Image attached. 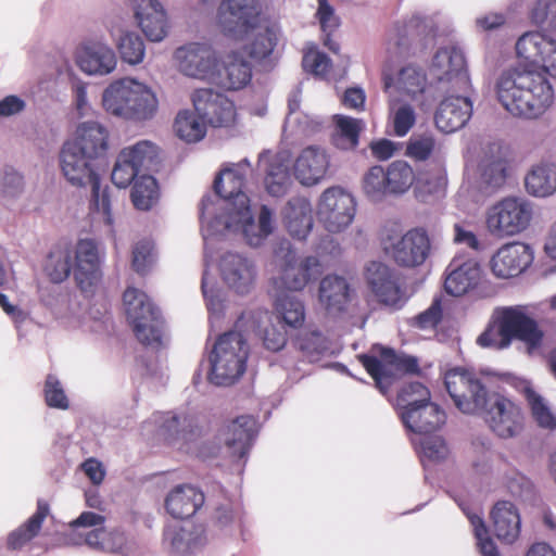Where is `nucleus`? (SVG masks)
<instances>
[{"instance_id": "f257e3e1", "label": "nucleus", "mask_w": 556, "mask_h": 556, "mask_svg": "<svg viewBox=\"0 0 556 556\" xmlns=\"http://www.w3.org/2000/svg\"><path fill=\"white\" fill-rule=\"evenodd\" d=\"M217 25L220 31L235 40H243L254 35L242 48L252 60H264L277 45L273 28L261 27L262 8L257 0H223L217 9Z\"/></svg>"}, {"instance_id": "f03ea898", "label": "nucleus", "mask_w": 556, "mask_h": 556, "mask_svg": "<svg viewBox=\"0 0 556 556\" xmlns=\"http://www.w3.org/2000/svg\"><path fill=\"white\" fill-rule=\"evenodd\" d=\"M104 110L117 117L142 122L154 116L157 99L144 84L122 78L110 84L102 93Z\"/></svg>"}, {"instance_id": "7ed1b4c3", "label": "nucleus", "mask_w": 556, "mask_h": 556, "mask_svg": "<svg viewBox=\"0 0 556 556\" xmlns=\"http://www.w3.org/2000/svg\"><path fill=\"white\" fill-rule=\"evenodd\" d=\"M96 159L91 155L77 151L75 144H63L60 153L61 169L65 178L73 186H91V203L90 208L100 213L106 225L113 224L111 212V194L109 187L101 188L100 177L94 172L92 161Z\"/></svg>"}, {"instance_id": "20e7f679", "label": "nucleus", "mask_w": 556, "mask_h": 556, "mask_svg": "<svg viewBox=\"0 0 556 556\" xmlns=\"http://www.w3.org/2000/svg\"><path fill=\"white\" fill-rule=\"evenodd\" d=\"M249 345L242 333L228 331L218 337L210 355L208 378L217 386L233 383L245 371Z\"/></svg>"}, {"instance_id": "39448f33", "label": "nucleus", "mask_w": 556, "mask_h": 556, "mask_svg": "<svg viewBox=\"0 0 556 556\" xmlns=\"http://www.w3.org/2000/svg\"><path fill=\"white\" fill-rule=\"evenodd\" d=\"M277 269L275 285L290 291H301L323 274V265L315 256L299 257L288 240H281L274 249Z\"/></svg>"}, {"instance_id": "423d86ee", "label": "nucleus", "mask_w": 556, "mask_h": 556, "mask_svg": "<svg viewBox=\"0 0 556 556\" xmlns=\"http://www.w3.org/2000/svg\"><path fill=\"white\" fill-rule=\"evenodd\" d=\"M123 302L129 324L138 341L147 346L160 345L164 320L160 309L148 294L137 288L128 287Z\"/></svg>"}, {"instance_id": "0eeeda50", "label": "nucleus", "mask_w": 556, "mask_h": 556, "mask_svg": "<svg viewBox=\"0 0 556 556\" xmlns=\"http://www.w3.org/2000/svg\"><path fill=\"white\" fill-rule=\"evenodd\" d=\"M357 358L382 394H387L397 378L420 374L417 357L397 353L392 348L379 346L378 356L361 354Z\"/></svg>"}, {"instance_id": "6e6552de", "label": "nucleus", "mask_w": 556, "mask_h": 556, "mask_svg": "<svg viewBox=\"0 0 556 556\" xmlns=\"http://www.w3.org/2000/svg\"><path fill=\"white\" fill-rule=\"evenodd\" d=\"M444 387L454 405L464 414H478L486 406L488 389L472 371L459 367L447 370Z\"/></svg>"}, {"instance_id": "1a4fd4ad", "label": "nucleus", "mask_w": 556, "mask_h": 556, "mask_svg": "<svg viewBox=\"0 0 556 556\" xmlns=\"http://www.w3.org/2000/svg\"><path fill=\"white\" fill-rule=\"evenodd\" d=\"M521 340V306L496 307L476 343L483 349L505 350Z\"/></svg>"}, {"instance_id": "9d476101", "label": "nucleus", "mask_w": 556, "mask_h": 556, "mask_svg": "<svg viewBox=\"0 0 556 556\" xmlns=\"http://www.w3.org/2000/svg\"><path fill=\"white\" fill-rule=\"evenodd\" d=\"M157 156V147L148 140L124 148L114 164L111 174L112 182L118 188H127L139 177L141 168L149 169L156 163Z\"/></svg>"}, {"instance_id": "9b49d317", "label": "nucleus", "mask_w": 556, "mask_h": 556, "mask_svg": "<svg viewBox=\"0 0 556 556\" xmlns=\"http://www.w3.org/2000/svg\"><path fill=\"white\" fill-rule=\"evenodd\" d=\"M356 202L353 195L341 187L326 189L317 205L319 222L329 232H340L354 219Z\"/></svg>"}, {"instance_id": "f8f14e48", "label": "nucleus", "mask_w": 556, "mask_h": 556, "mask_svg": "<svg viewBox=\"0 0 556 556\" xmlns=\"http://www.w3.org/2000/svg\"><path fill=\"white\" fill-rule=\"evenodd\" d=\"M249 170L250 164L247 160H243L231 167L220 170L214 180L213 188L215 193L230 202V216L236 214L244 219H251L250 199L243 192Z\"/></svg>"}, {"instance_id": "ddd939ff", "label": "nucleus", "mask_w": 556, "mask_h": 556, "mask_svg": "<svg viewBox=\"0 0 556 556\" xmlns=\"http://www.w3.org/2000/svg\"><path fill=\"white\" fill-rule=\"evenodd\" d=\"M556 78V40L542 31L523 33V72Z\"/></svg>"}, {"instance_id": "4468645a", "label": "nucleus", "mask_w": 556, "mask_h": 556, "mask_svg": "<svg viewBox=\"0 0 556 556\" xmlns=\"http://www.w3.org/2000/svg\"><path fill=\"white\" fill-rule=\"evenodd\" d=\"M195 112L208 126L230 127L236 122V108L225 94L212 89H197L192 94Z\"/></svg>"}, {"instance_id": "2eb2a0df", "label": "nucleus", "mask_w": 556, "mask_h": 556, "mask_svg": "<svg viewBox=\"0 0 556 556\" xmlns=\"http://www.w3.org/2000/svg\"><path fill=\"white\" fill-rule=\"evenodd\" d=\"M179 70L187 76L213 83L218 67L215 50L208 43L191 42L175 52Z\"/></svg>"}, {"instance_id": "dca6fc26", "label": "nucleus", "mask_w": 556, "mask_h": 556, "mask_svg": "<svg viewBox=\"0 0 556 556\" xmlns=\"http://www.w3.org/2000/svg\"><path fill=\"white\" fill-rule=\"evenodd\" d=\"M485 420L492 431L501 438H511L521 429L520 407L507 396L495 393L489 396L485 408Z\"/></svg>"}, {"instance_id": "f3484780", "label": "nucleus", "mask_w": 556, "mask_h": 556, "mask_svg": "<svg viewBox=\"0 0 556 556\" xmlns=\"http://www.w3.org/2000/svg\"><path fill=\"white\" fill-rule=\"evenodd\" d=\"M431 72L439 81L452 84L456 91L466 92L470 89L464 53L455 47H444L435 52Z\"/></svg>"}, {"instance_id": "a211bd4d", "label": "nucleus", "mask_w": 556, "mask_h": 556, "mask_svg": "<svg viewBox=\"0 0 556 556\" xmlns=\"http://www.w3.org/2000/svg\"><path fill=\"white\" fill-rule=\"evenodd\" d=\"M74 277L78 288L92 292L102 279L101 258L98 243L92 239H80L75 248Z\"/></svg>"}, {"instance_id": "6ab92c4d", "label": "nucleus", "mask_w": 556, "mask_h": 556, "mask_svg": "<svg viewBox=\"0 0 556 556\" xmlns=\"http://www.w3.org/2000/svg\"><path fill=\"white\" fill-rule=\"evenodd\" d=\"M548 78L539 72H523V118H539L552 106L554 89Z\"/></svg>"}, {"instance_id": "aec40b11", "label": "nucleus", "mask_w": 556, "mask_h": 556, "mask_svg": "<svg viewBox=\"0 0 556 556\" xmlns=\"http://www.w3.org/2000/svg\"><path fill=\"white\" fill-rule=\"evenodd\" d=\"M384 250L401 267H417L425 263L430 252V240L422 229H410Z\"/></svg>"}, {"instance_id": "412c9836", "label": "nucleus", "mask_w": 556, "mask_h": 556, "mask_svg": "<svg viewBox=\"0 0 556 556\" xmlns=\"http://www.w3.org/2000/svg\"><path fill=\"white\" fill-rule=\"evenodd\" d=\"M367 282L381 304L393 308H400L404 304V291L389 266L380 262H371L367 267Z\"/></svg>"}, {"instance_id": "4be33fe9", "label": "nucleus", "mask_w": 556, "mask_h": 556, "mask_svg": "<svg viewBox=\"0 0 556 556\" xmlns=\"http://www.w3.org/2000/svg\"><path fill=\"white\" fill-rule=\"evenodd\" d=\"M481 277L482 269L476 260L455 256L446 267L444 289L451 295L462 296L473 290Z\"/></svg>"}, {"instance_id": "5701e85b", "label": "nucleus", "mask_w": 556, "mask_h": 556, "mask_svg": "<svg viewBox=\"0 0 556 556\" xmlns=\"http://www.w3.org/2000/svg\"><path fill=\"white\" fill-rule=\"evenodd\" d=\"M472 115V103L468 91L445 97L434 115L437 127L446 134L462 129Z\"/></svg>"}, {"instance_id": "b1692460", "label": "nucleus", "mask_w": 556, "mask_h": 556, "mask_svg": "<svg viewBox=\"0 0 556 556\" xmlns=\"http://www.w3.org/2000/svg\"><path fill=\"white\" fill-rule=\"evenodd\" d=\"M489 231L500 238L517 235L521 231V201L518 198H505L493 205L486 216Z\"/></svg>"}, {"instance_id": "393cba45", "label": "nucleus", "mask_w": 556, "mask_h": 556, "mask_svg": "<svg viewBox=\"0 0 556 556\" xmlns=\"http://www.w3.org/2000/svg\"><path fill=\"white\" fill-rule=\"evenodd\" d=\"M220 274L224 281L237 293H248L255 280V265L247 257L228 252L220 260Z\"/></svg>"}, {"instance_id": "a878e982", "label": "nucleus", "mask_w": 556, "mask_h": 556, "mask_svg": "<svg viewBox=\"0 0 556 556\" xmlns=\"http://www.w3.org/2000/svg\"><path fill=\"white\" fill-rule=\"evenodd\" d=\"M240 50L229 52L216 67L213 83L219 87L237 90L248 85L252 77V67Z\"/></svg>"}, {"instance_id": "bb28decb", "label": "nucleus", "mask_w": 556, "mask_h": 556, "mask_svg": "<svg viewBox=\"0 0 556 556\" xmlns=\"http://www.w3.org/2000/svg\"><path fill=\"white\" fill-rule=\"evenodd\" d=\"M135 17L138 26L151 40L159 42L163 40L168 30L167 14L157 0H135Z\"/></svg>"}, {"instance_id": "cd10ccee", "label": "nucleus", "mask_w": 556, "mask_h": 556, "mask_svg": "<svg viewBox=\"0 0 556 556\" xmlns=\"http://www.w3.org/2000/svg\"><path fill=\"white\" fill-rule=\"evenodd\" d=\"M401 419L409 431L417 434H431L439 430L446 419L445 412L431 400L418 407L401 412Z\"/></svg>"}, {"instance_id": "c85d7f7f", "label": "nucleus", "mask_w": 556, "mask_h": 556, "mask_svg": "<svg viewBox=\"0 0 556 556\" xmlns=\"http://www.w3.org/2000/svg\"><path fill=\"white\" fill-rule=\"evenodd\" d=\"M329 164V156L324 149L307 147L295 160L294 176L302 185L314 186L326 177Z\"/></svg>"}, {"instance_id": "c756f323", "label": "nucleus", "mask_w": 556, "mask_h": 556, "mask_svg": "<svg viewBox=\"0 0 556 556\" xmlns=\"http://www.w3.org/2000/svg\"><path fill=\"white\" fill-rule=\"evenodd\" d=\"M224 441L235 459L244 458L256 435V419L253 416H240L223 430Z\"/></svg>"}, {"instance_id": "7c9ffc66", "label": "nucleus", "mask_w": 556, "mask_h": 556, "mask_svg": "<svg viewBox=\"0 0 556 556\" xmlns=\"http://www.w3.org/2000/svg\"><path fill=\"white\" fill-rule=\"evenodd\" d=\"M205 502L204 493L188 483L178 484L167 494L164 506L175 519H188L197 514Z\"/></svg>"}, {"instance_id": "2f4dec72", "label": "nucleus", "mask_w": 556, "mask_h": 556, "mask_svg": "<svg viewBox=\"0 0 556 556\" xmlns=\"http://www.w3.org/2000/svg\"><path fill=\"white\" fill-rule=\"evenodd\" d=\"M156 422L159 424L157 435L167 444L179 440L191 441L200 434L195 418L188 414L162 413Z\"/></svg>"}, {"instance_id": "473e14b6", "label": "nucleus", "mask_w": 556, "mask_h": 556, "mask_svg": "<svg viewBox=\"0 0 556 556\" xmlns=\"http://www.w3.org/2000/svg\"><path fill=\"white\" fill-rule=\"evenodd\" d=\"M437 30L431 18L413 15L395 24V46L401 52L408 49L415 42L425 46L428 38L433 39L435 37Z\"/></svg>"}, {"instance_id": "72a5a7b5", "label": "nucleus", "mask_w": 556, "mask_h": 556, "mask_svg": "<svg viewBox=\"0 0 556 556\" xmlns=\"http://www.w3.org/2000/svg\"><path fill=\"white\" fill-rule=\"evenodd\" d=\"M282 222L288 232L299 240H303L313 227L312 205L303 197L291 198L282 212Z\"/></svg>"}, {"instance_id": "f704fd0d", "label": "nucleus", "mask_w": 556, "mask_h": 556, "mask_svg": "<svg viewBox=\"0 0 556 556\" xmlns=\"http://www.w3.org/2000/svg\"><path fill=\"white\" fill-rule=\"evenodd\" d=\"M108 131L102 125L96 122H85L76 128L74 137L64 144H75L77 151L98 159L108 150Z\"/></svg>"}, {"instance_id": "c9c22d12", "label": "nucleus", "mask_w": 556, "mask_h": 556, "mask_svg": "<svg viewBox=\"0 0 556 556\" xmlns=\"http://www.w3.org/2000/svg\"><path fill=\"white\" fill-rule=\"evenodd\" d=\"M77 59L81 71L88 74H109L116 66L114 51L101 42H91L83 46Z\"/></svg>"}, {"instance_id": "e433bc0d", "label": "nucleus", "mask_w": 556, "mask_h": 556, "mask_svg": "<svg viewBox=\"0 0 556 556\" xmlns=\"http://www.w3.org/2000/svg\"><path fill=\"white\" fill-rule=\"evenodd\" d=\"M491 517L494 533L498 540L513 543L518 539L521 518L513 503L508 501L497 502L491 511Z\"/></svg>"}, {"instance_id": "4c0bfd02", "label": "nucleus", "mask_w": 556, "mask_h": 556, "mask_svg": "<svg viewBox=\"0 0 556 556\" xmlns=\"http://www.w3.org/2000/svg\"><path fill=\"white\" fill-rule=\"evenodd\" d=\"M49 514V503L46 500L39 498L36 511L18 528L9 533L7 538L8 548L18 551L27 545L39 534L42 523Z\"/></svg>"}, {"instance_id": "58836bf2", "label": "nucleus", "mask_w": 556, "mask_h": 556, "mask_svg": "<svg viewBox=\"0 0 556 556\" xmlns=\"http://www.w3.org/2000/svg\"><path fill=\"white\" fill-rule=\"evenodd\" d=\"M318 298L328 312H342L350 301V286L345 278L328 275L320 281Z\"/></svg>"}, {"instance_id": "ea45409f", "label": "nucleus", "mask_w": 556, "mask_h": 556, "mask_svg": "<svg viewBox=\"0 0 556 556\" xmlns=\"http://www.w3.org/2000/svg\"><path fill=\"white\" fill-rule=\"evenodd\" d=\"M521 71L515 66L504 71L496 85L497 99L513 116H521Z\"/></svg>"}, {"instance_id": "a19ab883", "label": "nucleus", "mask_w": 556, "mask_h": 556, "mask_svg": "<svg viewBox=\"0 0 556 556\" xmlns=\"http://www.w3.org/2000/svg\"><path fill=\"white\" fill-rule=\"evenodd\" d=\"M392 86H394L399 92L414 99L425 92L427 75L421 67L407 65L399 71L395 79L391 75H383L384 91H388Z\"/></svg>"}, {"instance_id": "79ce46f5", "label": "nucleus", "mask_w": 556, "mask_h": 556, "mask_svg": "<svg viewBox=\"0 0 556 556\" xmlns=\"http://www.w3.org/2000/svg\"><path fill=\"white\" fill-rule=\"evenodd\" d=\"M527 191L536 198H546L556 192V164L540 163L531 167L523 178Z\"/></svg>"}, {"instance_id": "37998d69", "label": "nucleus", "mask_w": 556, "mask_h": 556, "mask_svg": "<svg viewBox=\"0 0 556 556\" xmlns=\"http://www.w3.org/2000/svg\"><path fill=\"white\" fill-rule=\"evenodd\" d=\"M493 274L502 279L518 277L521 274V249L518 242L501 247L491 260Z\"/></svg>"}, {"instance_id": "c03bdc74", "label": "nucleus", "mask_w": 556, "mask_h": 556, "mask_svg": "<svg viewBox=\"0 0 556 556\" xmlns=\"http://www.w3.org/2000/svg\"><path fill=\"white\" fill-rule=\"evenodd\" d=\"M333 124L332 144L340 150H354L358 146L359 135L364 128L363 121L337 114L333 115Z\"/></svg>"}, {"instance_id": "a18cd8bd", "label": "nucleus", "mask_w": 556, "mask_h": 556, "mask_svg": "<svg viewBox=\"0 0 556 556\" xmlns=\"http://www.w3.org/2000/svg\"><path fill=\"white\" fill-rule=\"evenodd\" d=\"M230 217L241 224L243 235L251 247H258L263 239L273 231L271 211L266 205L261 207L257 226L254 224L252 214L251 219H244L242 216L236 214H232Z\"/></svg>"}, {"instance_id": "49530a36", "label": "nucleus", "mask_w": 556, "mask_h": 556, "mask_svg": "<svg viewBox=\"0 0 556 556\" xmlns=\"http://www.w3.org/2000/svg\"><path fill=\"white\" fill-rule=\"evenodd\" d=\"M207 126L198 112L190 110L178 112L174 123L177 136L188 143L201 141L206 135Z\"/></svg>"}, {"instance_id": "de8ad7c7", "label": "nucleus", "mask_w": 556, "mask_h": 556, "mask_svg": "<svg viewBox=\"0 0 556 556\" xmlns=\"http://www.w3.org/2000/svg\"><path fill=\"white\" fill-rule=\"evenodd\" d=\"M274 309L279 321L290 328H301L305 321L304 303L295 295H278L274 303Z\"/></svg>"}, {"instance_id": "09e8293b", "label": "nucleus", "mask_w": 556, "mask_h": 556, "mask_svg": "<svg viewBox=\"0 0 556 556\" xmlns=\"http://www.w3.org/2000/svg\"><path fill=\"white\" fill-rule=\"evenodd\" d=\"M130 198L137 210H151L157 203L160 198L156 179L151 175H141L137 177L131 188Z\"/></svg>"}, {"instance_id": "8fccbe9b", "label": "nucleus", "mask_w": 556, "mask_h": 556, "mask_svg": "<svg viewBox=\"0 0 556 556\" xmlns=\"http://www.w3.org/2000/svg\"><path fill=\"white\" fill-rule=\"evenodd\" d=\"M317 2L318 8L315 13V17L317 18L324 34V46L333 53H337L340 49V46L332 38V36L340 27V17L336 14L334 8L329 3L328 0H317Z\"/></svg>"}, {"instance_id": "3c124183", "label": "nucleus", "mask_w": 556, "mask_h": 556, "mask_svg": "<svg viewBox=\"0 0 556 556\" xmlns=\"http://www.w3.org/2000/svg\"><path fill=\"white\" fill-rule=\"evenodd\" d=\"M515 168L507 157L489 160L482 167V182L491 190L502 188L513 176Z\"/></svg>"}, {"instance_id": "603ef678", "label": "nucleus", "mask_w": 556, "mask_h": 556, "mask_svg": "<svg viewBox=\"0 0 556 556\" xmlns=\"http://www.w3.org/2000/svg\"><path fill=\"white\" fill-rule=\"evenodd\" d=\"M206 543L205 528L193 525L190 529L179 528L170 538L172 547L179 554H189Z\"/></svg>"}, {"instance_id": "864d4df0", "label": "nucleus", "mask_w": 556, "mask_h": 556, "mask_svg": "<svg viewBox=\"0 0 556 556\" xmlns=\"http://www.w3.org/2000/svg\"><path fill=\"white\" fill-rule=\"evenodd\" d=\"M389 193H404L414 182L415 175L410 165L405 161H394L384 170Z\"/></svg>"}, {"instance_id": "5fc2aeb1", "label": "nucleus", "mask_w": 556, "mask_h": 556, "mask_svg": "<svg viewBox=\"0 0 556 556\" xmlns=\"http://www.w3.org/2000/svg\"><path fill=\"white\" fill-rule=\"evenodd\" d=\"M72 270V253L68 249L56 248L50 252L46 271L53 282L64 281Z\"/></svg>"}, {"instance_id": "6e6d98bb", "label": "nucleus", "mask_w": 556, "mask_h": 556, "mask_svg": "<svg viewBox=\"0 0 556 556\" xmlns=\"http://www.w3.org/2000/svg\"><path fill=\"white\" fill-rule=\"evenodd\" d=\"M516 24L515 9L508 7L504 12L490 11L478 16L475 25L482 33H491Z\"/></svg>"}, {"instance_id": "4d7b16f0", "label": "nucleus", "mask_w": 556, "mask_h": 556, "mask_svg": "<svg viewBox=\"0 0 556 556\" xmlns=\"http://www.w3.org/2000/svg\"><path fill=\"white\" fill-rule=\"evenodd\" d=\"M117 49L124 62L136 65L143 61L146 46L136 33H125L118 40Z\"/></svg>"}, {"instance_id": "13d9d810", "label": "nucleus", "mask_w": 556, "mask_h": 556, "mask_svg": "<svg viewBox=\"0 0 556 556\" xmlns=\"http://www.w3.org/2000/svg\"><path fill=\"white\" fill-rule=\"evenodd\" d=\"M431 400L429 389L421 382H409L402 387L397 393L396 402L401 412L418 407V405Z\"/></svg>"}, {"instance_id": "bf43d9fd", "label": "nucleus", "mask_w": 556, "mask_h": 556, "mask_svg": "<svg viewBox=\"0 0 556 556\" xmlns=\"http://www.w3.org/2000/svg\"><path fill=\"white\" fill-rule=\"evenodd\" d=\"M421 435L422 438L418 443V453L422 460L440 463L447 458L450 451L442 437L432 435V433Z\"/></svg>"}, {"instance_id": "052dcab7", "label": "nucleus", "mask_w": 556, "mask_h": 556, "mask_svg": "<svg viewBox=\"0 0 556 556\" xmlns=\"http://www.w3.org/2000/svg\"><path fill=\"white\" fill-rule=\"evenodd\" d=\"M526 395L532 410L533 418L543 428H556V416L551 412L544 400L532 389L523 384Z\"/></svg>"}, {"instance_id": "680f3d73", "label": "nucleus", "mask_w": 556, "mask_h": 556, "mask_svg": "<svg viewBox=\"0 0 556 556\" xmlns=\"http://www.w3.org/2000/svg\"><path fill=\"white\" fill-rule=\"evenodd\" d=\"M529 16L534 25L556 33V0H538Z\"/></svg>"}, {"instance_id": "e2e57ef3", "label": "nucleus", "mask_w": 556, "mask_h": 556, "mask_svg": "<svg viewBox=\"0 0 556 556\" xmlns=\"http://www.w3.org/2000/svg\"><path fill=\"white\" fill-rule=\"evenodd\" d=\"M363 189L372 199H379L389 193L382 166L376 165L368 169L363 179Z\"/></svg>"}, {"instance_id": "0e129e2a", "label": "nucleus", "mask_w": 556, "mask_h": 556, "mask_svg": "<svg viewBox=\"0 0 556 556\" xmlns=\"http://www.w3.org/2000/svg\"><path fill=\"white\" fill-rule=\"evenodd\" d=\"M45 401L49 407L58 409H67L70 406L68 399L64 389L54 375H48L45 381Z\"/></svg>"}, {"instance_id": "69168bd1", "label": "nucleus", "mask_w": 556, "mask_h": 556, "mask_svg": "<svg viewBox=\"0 0 556 556\" xmlns=\"http://www.w3.org/2000/svg\"><path fill=\"white\" fill-rule=\"evenodd\" d=\"M416 123V113L412 105L405 103L394 109L392 115L393 132L397 137L406 136Z\"/></svg>"}, {"instance_id": "338daca9", "label": "nucleus", "mask_w": 556, "mask_h": 556, "mask_svg": "<svg viewBox=\"0 0 556 556\" xmlns=\"http://www.w3.org/2000/svg\"><path fill=\"white\" fill-rule=\"evenodd\" d=\"M290 185V175L282 165L271 166L265 177V186L269 194L280 197Z\"/></svg>"}, {"instance_id": "774afa93", "label": "nucleus", "mask_w": 556, "mask_h": 556, "mask_svg": "<svg viewBox=\"0 0 556 556\" xmlns=\"http://www.w3.org/2000/svg\"><path fill=\"white\" fill-rule=\"evenodd\" d=\"M302 64L305 71L325 77L331 68L330 59L318 50L311 49L304 53Z\"/></svg>"}]
</instances>
